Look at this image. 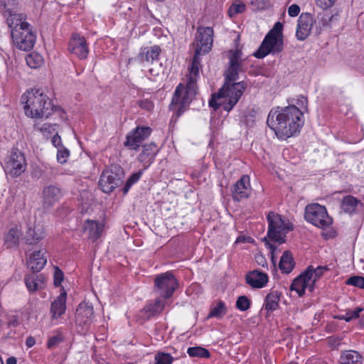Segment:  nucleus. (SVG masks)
Listing matches in <instances>:
<instances>
[{
  "instance_id": "29",
  "label": "nucleus",
  "mask_w": 364,
  "mask_h": 364,
  "mask_svg": "<svg viewBox=\"0 0 364 364\" xmlns=\"http://www.w3.org/2000/svg\"><path fill=\"white\" fill-rule=\"evenodd\" d=\"M44 277L42 274L26 275L24 278L26 286L30 292H34L44 288Z\"/></svg>"
},
{
  "instance_id": "33",
  "label": "nucleus",
  "mask_w": 364,
  "mask_h": 364,
  "mask_svg": "<svg viewBox=\"0 0 364 364\" xmlns=\"http://www.w3.org/2000/svg\"><path fill=\"white\" fill-rule=\"evenodd\" d=\"M294 266L293 257L291 252L288 250L284 251L281 257L279 268L282 272L288 274L293 269Z\"/></svg>"
},
{
  "instance_id": "35",
  "label": "nucleus",
  "mask_w": 364,
  "mask_h": 364,
  "mask_svg": "<svg viewBox=\"0 0 364 364\" xmlns=\"http://www.w3.org/2000/svg\"><path fill=\"white\" fill-rule=\"evenodd\" d=\"M328 270L326 266H318L314 269L312 266H309L305 271H311V285L309 286V291L314 290V285L316 279L321 277L325 271Z\"/></svg>"
},
{
  "instance_id": "31",
  "label": "nucleus",
  "mask_w": 364,
  "mask_h": 364,
  "mask_svg": "<svg viewBox=\"0 0 364 364\" xmlns=\"http://www.w3.org/2000/svg\"><path fill=\"white\" fill-rule=\"evenodd\" d=\"M363 356L355 350H345L340 358L341 364H362Z\"/></svg>"
},
{
  "instance_id": "8",
  "label": "nucleus",
  "mask_w": 364,
  "mask_h": 364,
  "mask_svg": "<svg viewBox=\"0 0 364 364\" xmlns=\"http://www.w3.org/2000/svg\"><path fill=\"white\" fill-rule=\"evenodd\" d=\"M124 171L119 166H112L103 171L99 186L105 193H111L123 182Z\"/></svg>"
},
{
  "instance_id": "62",
  "label": "nucleus",
  "mask_w": 364,
  "mask_h": 364,
  "mask_svg": "<svg viewBox=\"0 0 364 364\" xmlns=\"http://www.w3.org/2000/svg\"><path fill=\"white\" fill-rule=\"evenodd\" d=\"M149 72L150 75L152 76H158L159 74L158 72L155 71L153 68H150Z\"/></svg>"
},
{
  "instance_id": "13",
  "label": "nucleus",
  "mask_w": 364,
  "mask_h": 364,
  "mask_svg": "<svg viewBox=\"0 0 364 364\" xmlns=\"http://www.w3.org/2000/svg\"><path fill=\"white\" fill-rule=\"evenodd\" d=\"M151 129L149 127H137L127 134L124 146L131 149L138 150L141 143L151 134Z\"/></svg>"
},
{
  "instance_id": "54",
  "label": "nucleus",
  "mask_w": 364,
  "mask_h": 364,
  "mask_svg": "<svg viewBox=\"0 0 364 364\" xmlns=\"http://www.w3.org/2000/svg\"><path fill=\"white\" fill-rule=\"evenodd\" d=\"M300 12V7L297 4H292L288 9V14L290 16H298Z\"/></svg>"
},
{
  "instance_id": "6",
  "label": "nucleus",
  "mask_w": 364,
  "mask_h": 364,
  "mask_svg": "<svg viewBox=\"0 0 364 364\" xmlns=\"http://www.w3.org/2000/svg\"><path fill=\"white\" fill-rule=\"evenodd\" d=\"M197 79L188 77L187 85L183 96V85L180 84L176 87L172 97L171 103L169 105V108L171 110L175 112L177 117H179L184 112L186 107L197 94Z\"/></svg>"
},
{
  "instance_id": "32",
  "label": "nucleus",
  "mask_w": 364,
  "mask_h": 364,
  "mask_svg": "<svg viewBox=\"0 0 364 364\" xmlns=\"http://www.w3.org/2000/svg\"><path fill=\"white\" fill-rule=\"evenodd\" d=\"M281 293L278 291H271L265 297L264 308L268 311H273L279 307Z\"/></svg>"
},
{
  "instance_id": "59",
  "label": "nucleus",
  "mask_w": 364,
  "mask_h": 364,
  "mask_svg": "<svg viewBox=\"0 0 364 364\" xmlns=\"http://www.w3.org/2000/svg\"><path fill=\"white\" fill-rule=\"evenodd\" d=\"M36 343V340L32 336H28L27 337L26 340V345L28 348H31L33 347Z\"/></svg>"
},
{
  "instance_id": "15",
  "label": "nucleus",
  "mask_w": 364,
  "mask_h": 364,
  "mask_svg": "<svg viewBox=\"0 0 364 364\" xmlns=\"http://www.w3.org/2000/svg\"><path fill=\"white\" fill-rule=\"evenodd\" d=\"M69 50L80 60L87 58L89 48L85 38L77 33L73 34L69 43Z\"/></svg>"
},
{
  "instance_id": "43",
  "label": "nucleus",
  "mask_w": 364,
  "mask_h": 364,
  "mask_svg": "<svg viewBox=\"0 0 364 364\" xmlns=\"http://www.w3.org/2000/svg\"><path fill=\"white\" fill-rule=\"evenodd\" d=\"M143 173L142 171H139L137 172L133 173L127 180L124 186L123 187V192L126 194L131 187L135 184L141 178Z\"/></svg>"
},
{
  "instance_id": "23",
  "label": "nucleus",
  "mask_w": 364,
  "mask_h": 364,
  "mask_svg": "<svg viewBox=\"0 0 364 364\" xmlns=\"http://www.w3.org/2000/svg\"><path fill=\"white\" fill-rule=\"evenodd\" d=\"M67 293L63 291L51 303L50 312L53 319H57L65 314L66 310Z\"/></svg>"
},
{
  "instance_id": "9",
  "label": "nucleus",
  "mask_w": 364,
  "mask_h": 364,
  "mask_svg": "<svg viewBox=\"0 0 364 364\" xmlns=\"http://www.w3.org/2000/svg\"><path fill=\"white\" fill-rule=\"evenodd\" d=\"M304 218L314 225L324 229L332 224V218L328 216L326 208L318 203L309 204L305 208Z\"/></svg>"
},
{
  "instance_id": "56",
  "label": "nucleus",
  "mask_w": 364,
  "mask_h": 364,
  "mask_svg": "<svg viewBox=\"0 0 364 364\" xmlns=\"http://www.w3.org/2000/svg\"><path fill=\"white\" fill-rule=\"evenodd\" d=\"M307 103H308L307 98L303 95L299 96L296 100V104L298 106L303 107V108L307 107Z\"/></svg>"
},
{
  "instance_id": "12",
  "label": "nucleus",
  "mask_w": 364,
  "mask_h": 364,
  "mask_svg": "<svg viewBox=\"0 0 364 364\" xmlns=\"http://www.w3.org/2000/svg\"><path fill=\"white\" fill-rule=\"evenodd\" d=\"M26 161L24 154L18 149H13L6 167L10 175L18 176L26 170Z\"/></svg>"
},
{
  "instance_id": "7",
  "label": "nucleus",
  "mask_w": 364,
  "mask_h": 364,
  "mask_svg": "<svg viewBox=\"0 0 364 364\" xmlns=\"http://www.w3.org/2000/svg\"><path fill=\"white\" fill-rule=\"evenodd\" d=\"M267 220L268 222V238L278 244L284 243L287 234L294 229L293 225L289 222L285 223L280 215L274 212L268 213Z\"/></svg>"
},
{
  "instance_id": "47",
  "label": "nucleus",
  "mask_w": 364,
  "mask_h": 364,
  "mask_svg": "<svg viewBox=\"0 0 364 364\" xmlns=\"http://www.w3.org/2000/svg\"><path fill=\"white\" fill-rule=\"evenodd\" d=\"M346 284L364 289V277L360 276H353L346 282Z\"/></svg>"
},
{
  "instance_id": "30",
  "label": "nucleus",
  "mask_w": 364,
  "mask_h": 364,
  "mask_svg": "<svg viewBox=\"0 0 364 364\" xmlns=\"http://www.w3.org/2000/svg\"><path fill=\"white\" fill-rule=\"evenodd\" d=\"M228 102L229 97L227 95L226 88L223 87L217 93L212 95V97L209 100V106L216 110L222 104L224 107L225 105Z\"/></svg>"
},
{
  "instance_id": "63",
  "label": "nucleus",
  "mask_w": 364,
  "mask_h": 364,
  "mask_svg": "<svg viewBox=\"0 0 364 364\" xmlns=\"http://www.w3.org/2000/svg\"><path fill=\"white\" fill-rule=\"evenodd\" d=\"M0 364H4L1 357L0 356Z\"/></svg>"
},
{
  "instance_id": "51",
  "label": "nucleus",
  "mask_w": 364,
  "mask_h": 364,
  "mask_svg": "<svg viewBox=\"0 0 364 364\" xmlns=\"http://www.w3.org/2000/svg\"><path fill=\"white\" fill-rule=\"evenodd\" d=\"M336 0H316V5L322 9H327L333 6Z\"/></svg>"
},
{
  "instance_id": "1",
  "label": "nucleus",
  "mask_w": 364,
  "mask_h": 364,
  "mask_svg": "<svg viewBox=\"0 0 364 364\" xmlns=\"http://www.w3.org/2000/svg\"><path fill=\"white\" fill-rule=\"evenodd\" d=\"M303 112L294 105L270 111L267 124L279 138H289L299 132L304 124Z\"/></svg>"
},
{
  "instance_id": "25",
  "label": "nucleus",
  "mask_w": 364,
  "mask_h": 364,
  "mask_svg": "<svg viewBox=\"0 0 364 364\" xmlns=\"http://www.w3.org/2000/svg\"><path fill=\"white\" fill-rule=\"evenodd\" d=\"M158 149L155 143L146 144L143 146L142 152L139 155V160L144 164L145 168L154 161Z\"/></svg>"
},
{
  "instance_id": "45",
  "label": "nucleus",
  "mask_w": 364,
  "mask_h": 364,
  "mask_svg": "<svg viewBox=\"0 0 364 364\" xmlns=\"http://www.w3.org/2000/svg\"><path fill=\"white\" fill-rule=\"evenodd\" d=\"M363 311V309L361 307H357L354 310H349L346 311V313L340 316V319L345 320L347 322L350 321L353 319L357 318L359 317L360 313Z\"/></svg>"
},
{
  "instance_id": "49",
  "label": "nucleus",
  "mask_w": 364,
  "mask_h": 364,
  "mask_svg": "<svg viewBox=\"0 0 364 364\" xmlns=\"http://www.w3.org/2000/svg\"><path fill=\"white\" fill-rule=\"evenodd\" d=\"M263 241L265 242V246L270 250L271 260L273 264L275 266L277 262V247L274 244H272L267 237H264Z\"/></svg>"
},
{
  "instance_id": "61",
  "label": "nucleus",
  "mask_w": 364,
  "mask_h": 364,
  "mask_svg": "<svg viewBox=\"0 0 364 364\" xmlns=\"http://www.w3.org/2000/svg\"><path fill=\"white\" fill-rule=\"evenodd\" d=\"M16 363H17V360L15 357H9L6 360V364H16Z\"/></svg>"
},
{
  "instance_id": "57",
  "label": "nucleus",
  "mask_w": 364,
  "mask_h": 364,
  "mask_svg": "<svg viewBox=\"0 0 364 364\" xmlns=\"http://www.w3.org/2000/svg\"><path fill=\"white\" fill-rule=\"evenodd\" d=\"M52 144L58 149L60 146H63V145L61 143V138L60 136L56 134H55L52 138Z\"/></svg>"
},
{
  "instance_id": "38",
  "label": "nucleus",
  "mask_w": 364,
  "mask_h": 364,
  "mask_svg": "<svg viewBox=\"0 0 364 364\" xmlns=\"http://www.w3.org/2000/svg\"><path fill=\"white\" fill-rule=\"evenodd\" d=\"M26 61L30 68H37L43 64V59L38 53H32L26 56Z\"/></svg>"
},
{
  "instance_id": "34",
  "label": "nucleus",
  "mask_w": 364,
  "mask_h": 364,
  "mask_svg": "<svg viewBox=\"0 0 364 364\" xmlns=\"http://www.w3.org/2000/svg\"><path fill=\"white\" fill-rule=\"evenodd\" d=\"M360 203L353 196H347L343 198L341 208L345 213H352L355 211L358 205Z\"/></svg>"
},
{
  "instance_id": "28",
  "label": "nucleus",
  "mask_w": 364,
  "mask_h": 364,
  "mask_svg": "<svg viewBox=\"0 0 364 364\" xmlns=\"http://www.w3.org/2000/svg\"><path fill=\"white\" fill-rule=\"evenodd\" d=\"M161 52V49L159 46L144 47L141 49L138 58L141 63H153L159 59Z\"/></svg>"
},
{
  "instance_id": "11",
  "label": "nucleus",
  "mask_w": 364,
  "mask_h": 364,
  "mask_svg": "<svg viewBox=\"0 0 364 364\" xmlns=\"http://www.w3.org/2000/svg\"><path fill=\"white\" fill-rule=\"evenodd\" d=\"M213 29L211 27H199L193 43L196 55H204L208 53L213 46Z\"/></svg>"
},
{
  "instance_id": "18",
  "label": "nucleus",
  "mask_w": 364,
  "mask_h": 364,
  "mask_svg": "<svg viewBox=\"0 0 364 364\" xmlns=\"http://www.w3.org/2000/svg\"><path fill=\"white\" fill-rule=\"evenodd\" d=\"M46 237L45 229L40 224L28 225L23 240L28 245H35Z\"/></svg>"
},
{
  "instance_id": "14",
  "label": "nucleus",
  "mask_w": 364,
  "mask_h": 364,
  "mask_svg": "<svg viewBox=\"0 0 364 364\" xmlns=\"http://www.w3.org/2000/svg\"><path fill=\"white\" fill-rule=\"evenodd\" d=\"M61 189L55 185H49L42 191V206L44 210H49L63 197Z\"/></svg>"
},
{
  "instance_id": "4",
  "label": "nucleus",
  "mask_w": 364,
  "mask_h": 364,
  "mask_svg": "<svg viewBox=\"0 0 364 364\" xmlns=\"http://www.w3.org/2000/svg\"><path fill=\"white\" fill-rule=\"evenodd\" d=\"M240 70L241 67L229 65L225 71V81L223 87L226 88L229 102L225 105L224 109L228 112L230 111L237 104L247 87V83L244 81L235 82L238 80Z\"/></svg>"
},
{
  "instance_id": "37",
  "label": "nucleus",
  "mask_w": 364,
  "mask_h": 364,
  "mask_svg": "<svg viewBox=\"0 0 364 364\" xmlns=\"http://www.w3.org/2000/svg\"><path fill=\"white\" fill-rule=\"evenodd\" d=\"M227 313L225 304L223 301H219L215 306L211 309L208 318H222Z\"/></svg>"
},
{
  "instance_id": "3",
  "label": "nucleus",
  "mask_w": 364,
  "mask_h": 364,
  "mask_svg": "<svg viewBox=\"0 0 364 364\" xmlns=\"http://www.w3.org/2000/svg\"><path fill=\"white\" fill-rule=\"evenodd\" d=\"M21 101L25 104L26 114L32 118H48L54 109L51 101L41 89L28 91L21 96Z\"/></svg>"
},
{
  "instance_id": "44",
  "label": "nucleus",
  "mask_w": 364,
  "mask_h": 364,
  "mask_svg": "<svg viewBox=\"0 0 364 364\" xmlns=\"http://www.w3.org/2000/svg\"><path fill=\"white\" fill-rule=\"evenodd\" d=\"M251 301L246 296H240L236 301V308L242 311L250 309Z\"/></svg>"
},
{
  "instance_id": "58",
  "label": "nucleus",
  "mask_w": 364,
  "mask_h": 364,
  "mask_svg": "<svg viewBox=\"0 0 364 364\" xmlns=\"http://www.w3.org/2000/svg\"><path fill=\"white\" fill-rule=\"evenodd\" d=\"M255 261L259 265L262 267H264L267 264L266 259L262 255H256Z\"/></svg>"
},
{
  "instance_id": "16",
  "label": "nucleus",
  "mask_w": 364,
  "mask_h": 364,
  "mask_svg": "<svg viewBox=\"0 0 364 364\" xmlns=\"http://www.w3.org/2000/svg\"><path fill=\"white\" fill-rule=\"evenodd\" d=\"M94 319V309L92 304L87 302L80 303L75 313L76 324L80 326L90 325Z\"/></svg>"
},
{
  "instance_id": "21",
  "label": "nucleus",
  "mask_w": 364,
  "mask_h": 364,
  "mask_svg": "<svg viewBox=\"0 0 364 364\" xmlns=\"http://www.w3.org/2000/svg\"><path fill=\"white\" fill-rule=\"evenodd\" d=\"M311 285V271H304L295 278L291 284L290 289L296 291L299 296L304 294L305 289Z\"/></svg>"
},
{
  "instance_id": "17",
  "label": "nucleus",
  "mask_w": 364,
  "mask_h": 364,
  "mask_svg": "<svg viewBox=\"0 0 364 364\" xmlns=\"http://www.w3.org/2000/svg\"><path fill=\"white\" fill-rule=\"evenodd\" d=\"M314 23L313 16L309 13H302L298 19L296 36L298 40L304 41L310 34Z\"/></svg>"
},
{
  "instance_id": "50",
  "label": "nucleus",
  "mask_w": 364,
  "mask_h": 364,
  "mask_svg": "<svg viewBox=\"0 0 364 364\" xmlns=\"http://www.w3.org/2000/svg\"><path fill=\"white\" fill-rule=\"evenodd\" d=\"M64 279L63 272L58 267H55L54 272V285L59 287Z\"/></svg>"
},
{
  "instance_id": "46",
  "label": "nucleus",
  "mask_w": 364,
  "mask_h": 364,
  "mask_svg": "<svg viewBox=\"0 0 364 364\" xmlns=\"http://www.w3.org/2000/svg\"><path fill=\"white\" fill-rule=\"evenodd\" d=\"M156 364H171L173 358L169 353H157L155 355Z\"/></svg>"
},
{
  "instance_id": "26",
  "label": "nucleus",
  "mask_w": 364,
  "mask_h": 364,
  "mask_svg": "<svg viewBox=\"0 0 364 364\" xmlns=\"http://www.w3.org/2000/svg\"><path fill=\"white\" fill-rule=\"evenodd\" d=\"M46 262L47 259L44 257V252L42 250H38L30 255L27 264L31 270L35 273L40 272L46 265Z\"/></svg>"
},
{
  "instance_id": "48",
  "label": "nucleus",
  "mask_w": 364,
  "mask_h": 364,
  "mask_svg": "<svg viewBox=\"0 0 364 364\" xmlns=\"http://www.w3.org/2000/svg\"><path fill=\"white\" fill-rule=\"evenodd\" d=\"M70 155L69 150L64 146L58 148L57 159L60 164H64L67 161V159Z\"/></svg>"
},
{
  "instance_id": "19",
  "label": "nucleus",
  "mask_w": 364,
  "mask_h": 364,
  "mask_svg": "<svg viewBox=\"0 0 364 364\" xmlns=\"http://www.w3.org/2000/svg\"><path fill=\"white\" fill-rule=\"evenodd\" d=\"M250 195V183L248 176H242L235 184L232 198L237 201L247 198Z\"/></svg>"
},
{
  "instance_id": "55",
  "label": "nucleus",
  "mask_w": 364,
  "mask_h": 364,
  "mask_svg": "<svg viewBox=\"0 0 364 364\" xmlns=\"http://www.w3.org/2000/svg\"><path fill=\"white\" fill-rule=\"evenodd\" d=\"M341 339L338 337H330L328 339V344L333 349L338 348L341 344Z\"/></svg>"
},
{
  "instance_id": "24",
  "label": "nucleus",
  "mask_w": 364,
  "mask_h": 364,
  "mask_svg": "<svg viewBox=\"0 0 364 364\" xmlns=\"http://www.w3.org/2000/svg\"><path fill=\"white\" fill-rule=\"evenodd\" d=\"M246 282L253 288H262L268 282V276L259 270H253L245 277Z\"/></svg>"
},
{
  "instance_id": "2",
  "label": "nucleus",
  "mask_w": 364,
  "mask_h": 364,
  "mask_svg": "<svg viewBox=\"0 0 364 364\" xmlns=\"http://www.w3.org/2000/svg\"><path fill=\"white\" fill-rule=\"evenodd\" d=\"M6 21L11 31L14 43L20 50L28 51L33 48L36 36L30 24L25 21L26 15L14 9L6 8L4 11Z\"/></svg>"
},
{
  "instance_id": "42",
  "label": "nucleus",
  "mask_w": 364,
  "mask_h": 364,
  "mask_svg": "<svg viewBox=\"0 0 364 364\" xmlns=\"http://www.w3.org/2000/svg\"><path fill=\"white\" fill-rule=\"evenodd\" d=\"M257 118V112L254 109H251L247 110L242 117V122L247 127H252Z\"/></svg>"
},
{
  "instance_id": "60",
  "label": "nucleus",
  "mask_w": 364,
  "mask_h": 364,
  "mask_svg": "<svg viewBox=\"0 0 364 364\" xmlns=\"http://www.w3.org/2000/svg\"><path fill=\"white\" fill-rule=\"evenodd\" d=\"M18 318L16 316H14V318L8 322L9 326L16 327L18 326Z\"/></svg>"
},
{
  "instance_id": "39",
  "label": "nucleus",
  "mask_w": 364,
  "mask_h": 364,
  "mask_svg": "<svg viewBox=\"0 0 364 364\" xmlns=\"http://www.w3.org/2000/svg\"><path fill=\"white\" fill-rule=\"evenodd\" d=\"M187 353L191 357L209 358L210 356L209 351L200 346L188 348L187 350Z\"/></svg>"
},
{
  "instance_id": "53",
  "label": "nucleus",
  "mask_w": 364,
  "mask_h": 364,
  "mask_svg": "<svg viewBox=\"0 0 364 364\" xmlns=\"http://www.w3.org/2000/svg\"><path fill=\"white\" fill-rule=\"evenodd\" d=\"M138 104H139V106L141 109H146V110H148V111L151 110L153 109V107H154L153 102L151 100H148V99L139 101Z\"/></svg>"
},
{
  "instance_id": "52",
  "label": "nucleus",
  "mask_w": 364,
  "mask_h": 364,
  "mask_svg": "<svg viewBox=\"0 0 364 364\" xmlns=\"http://www.w3.org/2000/svg\"><path fill=\"white\" fill-rule=\"evenodd\" d=\"M62 338L59 335L53 336L50 338L49 340L48 341L47 347L48 348H53L55 346H56L60 342H62Z\"/></svg>"
},
{
  "instance_id": "10",
  "label": "nucleus",
  "mask_w": 364,
  "mask_h": 364,
  "mask_svg": "<svg viewBox=\"0 0 364 364\" xmlns=\"http://www.w3.org/2000/svg\"><path fill=\"white\" fill-rule=\"evenodd\" d=\"M178 282L170 272L158 275L154 279V291L164 299L170 298L178 287Z\"/></svg>"
},
{
  "instance_id": "5",
  "label": "nucleus",
  "mask_w": 364,
  "mask_h": 364,
  "mask_svg": "<svg viewBox=\"0 0 364 364\" xmlns=\"http://www.w3.org/2000/svg\"><path fill=\"white\" fill-rule=\"evenodd\" d=\"M283 25L277 22L273 28L267 33L260 44L258 50L254 53L257 58H263L269 53L277 54L283 50Z\"/></svg>"
},
{
  "instance_id": "40",
  "label": "nucleus",
  "mask_w": 364,
  "mask_h": 364,
  "mask_svg": "<svg viewBox=\"0 0 364 364\" xmlns=\"http://www.w3.org/2000/svg\"><path fill=\"white\" fill-rule=\"evenodd\" d=\"M245 9V4L240 0H236L228 9V13L230 17H233L238 14L243 13Z\"/></svg>"
},
{
  "instance_id": "41",
  "label": "nucleus",
  "mask_w": 364,
  "mask_h": 364,
  "mask_svg": "<svg viewBox=\"0 0 364 364\" xmlns=\"http://www.w3.org/2000/svg\"><path fill=\"white\" fill-rule=\"evenodd\" d=\"M242 53L240 49L229 51V65L241 67Z\"/></svg>"
},
{
  "instance_id": "20",
  "label": "nucleus",
  "mask_w": 364,
  "mask_h": 364,
  "mask_svg": "<svg viewBox=\"0 0 364 364\" xmlns=\"http://www.w3.org/2000/svg\"><path fill=\"white\" fill-rule=\"evenodd\" d=\"M21 236V226L17 224L11 225L8 232L4 235V245L7 249L16 248L19 245Z\"/></svg>"
},
{
  "instance_id": "22",
  "label": "nucleus",
  "mask_w": 364,
  "mask_h": 364,
  "mask_svg": "<svg viewBox=\"0 0 364 364\" xmlns=\"http://www.w3.org/2000/svg\"><path fill=\"white\" fill-rule=\"evenodd\" d=\"M166 305V302L161 297L159 296L156 299L154 303H149L144 306L140 311L144 319H149L151 317L159 315L162 312Z\"/></svg>"
},
{
  "instance_id": "27",
  "label": "nucleus",
  "mask_w": 364,
  "mask_h": 364,
  "mask_svg": "<svg viewBox=\"0 0 364 364\" xmlns=\"http://www.w3.org/2000/svg\"><path fill=\"white\" fill-rule=\"evenodd\" d=\"M83 228L84 231L87 232L89 238L96 241L102 235L104 225L97 220H87Z\"/></svg>"
},
{
  "instance_id": "36",
  "label": "nucleus",
  "mask_w": 364,
  "mask_h": 364,
  "mask_svg": "<svg viewBox=\"0 0 364 364\" xmlns=\"http://www.w3.org/2000/svg\"><path fill=\"white\" fill-rule=\"evenodd\" d=\"M201 55H196L194 53V56L192 60L191 67L189 68V74L187 77L197 79L199 77V70L200 68V56Z\"/></svg>"
}]
</instances>
